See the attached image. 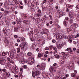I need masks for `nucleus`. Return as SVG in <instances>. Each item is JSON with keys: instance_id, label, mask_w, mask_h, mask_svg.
<instances>
[{"instance_id": "nucleus-1", "label": "nucleus", "mask_w": 79, "mask_h": 79, "mask_svg": "<svg viewBox=\"0 0 79 79\" xmlns=\"http://www.w3.org/2000/svg\"><path fill=\"white\" fill-rule=\"evenodd\" d=\"M25 44L24 45H23V44L20 45V47H21V49L27 50V47H28V45L27 43H25Z\"/></svg>"}, {"instance_id": "nucleus-2", "label": "nucleus", "mask_w": 79, "mask_h": 79, "mask_svg": "<svg viewBox=\"0 0 79 79\" xmlns=\"http://www.w3.org/2000/svg\"><path fill=\"white\" fill-rule=\"evenodd\" d=\"M76 15V14L75 13V11H72L69 13V16L70 18H74Z\"/></svg>"}, {"instance_id": "nucleus-3", "label": "nucleus", "mask_w": 79, "mask_h": 79, "mask_svg": "<svg viewBox=\"0 0 79 79\" xmlns=\"http://www.w3.org/2000/svg\"><path fill=\"white\" fill-rule=\"evenodd\" d=\"M75 28H71L70 27L69 28H67L66 29V31L68 33H70L72 31L73 32H75Z\"/></svg>"}, {"instance_id": "nucleus-4", "label": "nucleus", "mask_w": 79, "mask_h": 79, "mask_svg": "<svg viewBox=\"0 0 79 79\" xmlns=\"http://www.w3.org/2000/svg\"><path fill=\"white\" fill-rule=\"evenodd\" d=\"M40 74V72L39 71H36L33 72L32 73V76L33 77H35V76H38Z\"/></svg>"}, {"instance_id": "nucleus-5", "label": "nucleus", "mask_w": 79, "mask_h": 79, "mask_svg": "<svg viewBox=\"0 0 79 79\" xmlns=\"http://www.w3.org/2000/svg\"><path fill=\"white\" fill-rule=\"evenodd\" d=\"M66 57L64 56H62L61 58V60L62 61L61 62V64H64V62L66 61Z\"/></svg>"}, {"instance_id": "nucleus-6", "label": "nucleus", "mask_w": 79, "mask_h": 79, "mask_svg": "<svg viewBox=\"0 0 79 79\" xmlns=\"http://www.w3.org/2000/svg\"><path fill=\"white\" fill-rule=\"evenodd\" d=\"M56 37L58 39H60V40H63L64 38L63 36H61V35L60 34H57L56 35Z\"/></svg>"}, {"instance_id": "nucleus-7", "label": "nucleus", "mask_w": 79, "mask_h": 79, "mask_svg": "<svg viewBox=\"0 0 79 79\" xmlns=\"http://www.w3.org/2000/svg\"><path fill=\"white\" fill-rule=\"evenodd\" d=\"M6 60L5 59H0V64H4L5 63H6Z\"/></svg>"}, {"instance_id": "nucleus-8", "label": "nucleus", "mask_w": 79, "mask_h": 79, "mask_svg": "<svg viewBox=\"0 0 79 79\" xmlns=\"http://www.w3.org/2000/svg\"><path fill=\"white\" fill-rule=\"evenodd\" d=\"M28 64H29L30 65H32L34 63V59H31L30 60L28 61Z\"/></svg>"}, {"instance_id": "nucleus-9", "label": "nucleus", "mask_w": 79, "mask_h": 79, "mask_svg": "<svg viewBox=\"0 0 79 79\" xmlns=\"http://www.w3.org/2000/svg\"><path fill=\"white\" fill-rule=\"evenodd\" d=\"M50 71L51 73H55L56 72V71L55 70V69H54V68L53 67H51L50 68Z\"/></svg>"}, {"instance_id": "nucleus-10", "label": "nucleus", "mask_w": 79, "mask_h": 79, "mask_svg": "<svg viewBox=\"0 0 79 79\" xmlns=\"http://www.w3.org/2000/svg\"><path fill=\"white\" fill-rule=\"evenodd\" d=\"M43 77H46V78H48V77H49V76H48V75L47 74V73H43Z\"/></svg>"}, {"instance_id": "nucleus-11", "label": "nucleus", "mask_w": 79, "mask_h": 79, "mask_svg": "<svg viewBox=\"0 0 79 79\" xmlns=\"http://www.w3.org/2000/svg\"><path fill=\"white\" fill-rule=\"evenodd\" d=\"M57 48L58 49H61L63 47V45L61 44H57Z\"/></svg>"}, {"instance_id": "nucleus-12", "label": "nucleus", "mask_w": 79, "mask_h": 79, "mask_svg": "<svg viewBox=\"0 0 79 79\" xmlns=\"http://www.w3.org/2000/svg\"><path fill=\"white\" fill-rule=\"evenodd\" d=\"M14 2L16 5H19V0H15Z\"/></svg>"}, {"instance_id": "nucleus-13", "label": "nucleus", "mask_w": 79, "mask_h": 79, "mask_svg": "<svg viewBox=\"0 0 79 79\" xmlns=\"http://www.w3.org/2000/svg\"><path fill=\"white\" fill-rule=\"evenodd\" d=\"M72 26L75 28H77L78 27V25L77 23H73L72 25Z\"/></svg>"}, {"instance_id": "nucleus-14", "label": "nucleus", "mask_w": 79, "mask_h": 79, "mask_svg": "<svg viewBox=\"0 0 79 79\" xmlns=\"http://www.w3.org/2000/svg\"><path fill=\"white\" fill-rule=\"evenodd\" d=\"M4 74L5 76H6L7 77L10 76V73L8 72H5Z\"/></svg>"}, {"instance_id": "nucleus-15", "label": "nucleus", "mask_w": 79, "mask_h": 79, "mask_svg": "<svg viewBox=\"0 0 79 79\" xmlns=\"http://www.w3.org/2000/svg\"><path fill=\"white\" fill-rule=\"evenodd\" d=\"M67 7L68 8H72L74 6L73 5H71L69 4H67L66 5Z\"/></svg>"}, {"instance_id": "nucleus-16", "label": "nucleus", "mask_w": 79, "mask_h": 79, "mask_svg": "<svg viewBox=\"0 0 79 79\" xmlns=\"http://www.w3.org/2000/svg\"><path fill=\"white\" fill-rule=\"evenodd\" d=\"M59 13L60 15V16H63L64 15V13L62 11H60Z\"/></svg>"}, {"instance_id": "nucleus-17", "label": "nucleus", "mask_w": 79, "mask_h": 79, "mask_svg": "<svg viewBox=\"0 0 79 79\" xmlns=\"http://www.w3.org/2000/svg\"><path fill=\"white\" fill-rule=\"evenodd\" d=\"M67 38H65L66 39H68L69 40V42L70 43H71V42H72V40H70V38H69V36H67Z\"/></svg>"}, {"instance_id": "nucleus-18", "label": "nucleus", "mask_w": 79, "mask_h": 79, "mask_svg": "<svg viewBox=\"0 0 79 79\" xmlns=\"http://www.w3.org/2000/svg\"><path fill=\"white\" fill-rule=\"evenodd\" d=\"M13 71L14 73H17L18 71V70L16 69H14L13 70Z\"/></svg>"}, {"instance_id": "nucleus-19", "label": "nucleus", "mask_w": 79, "mask_h": 79, "mask_svg": "<svg viewBox=\"0 0 79 79\" xmlns=\"http://www.w3.org/2000/svg\"><path fill=\"white\" fill-rule=\"evenodd\" d=\"M45 68V67L42 66L41 65V66H40V69L41 70H44Z\"/></svg>"}, {"instance_id": "nucleus-20", "label": "nucleus", "mask_w": 79, "mask_h": 79, "mask_svg": "<svg viewBox=\"0 0 79 79\" xmlns=\"http://www.w3.org/2000/svg\"><path fill=\"white\" fill-rule=\"evenodd\" d=\"M38 56L40 57H42L43 56V54L42 53H38Z\"/></svg>"}, {"instance_id": "nucleus-21", "label": "nucleus", "mask_w": 79, "mask_h": 79, "mask_svg": "<svg viewBox=\"0 0 79 79\" xmlns=\"http://www.w3.org/2000/svg\"><path fill=\"white\" fill-rule=\"evenodd\" d=\"M20 50H21V48H17V52L18 53H19L20 52H21Z\"/></svg>"}, {"instance_id": "nucleus-22", "label": "nucleus", "mask_w": 79, "mask_h": 79, "mask_svg": "<svg viewBox=\"0 0 79 79\" xmlns=\"http://www.w3.org/2000/svg\"><path fill=\"white\" fill-rule=\"evenodd\" d=\"M20 39L22 41H26V39L24 37H21Z\"/></svg>"}, {"instance_id": "nucleus-23", "label": "nucleus", "mask_w": 79, "mask_h": 79, "mask_svg": "<svg viewBox=\"0 0 79 79\" xmlns=\"http://www.w3.org/2000/svg\"><path fill=\"white\" fill-rule=\"evenodd\" d=\"M3 32L4 33H6L8 32V29L5 28H3Z\"/></svg>"}, {"instance_id": "nucleus-24", "label": "nucleus", "mask_w": 79, "mask_h": 79, "mask_svg": "<svg viewBox=\"0 0 79 79\" xmlns=\"http://www.w3.org/2000/svg\"><path fill=\"white\" fill-rule=\"evenodd\" d=\"M61 53H62V55H64V56H67V55H68L67 53L62 52Z\"/></svg>"}, {"instance_id": "nucleus-25", "label": "nucleus", "mask_w": 79, "mask_h": 79, "mask_svg": "<svg viewBox=\"0 0 79 79\" xmlns=\"http://www.w3.org/2000/svg\"><path fill=\"white\" fill-rule=\"evenodd\" d=\"M23 23H25V24H28L29 22L28 20H26L24 21H23Z\"/></svg>"}, {"instance_id": "nucleus-26", "label": "nucleus", "mask_w": 79, "mask_h": 79, "mask_svg": "<svg viewBox=\"0 0 79 79\" xmlns=\"http://www.w3.org/2000/svg\"><path fill=\"white\" fill-rule=\"evenodd\" d=\"M73 43L75 45H76V44H77V46H78V44H79V41H77V42H76L75 41H73Z\"/></svg>"}, {"instance_id": "nucleus-27", "label": "nucleus", "mask_w": 79, "mask_h": 79, "mask_svg": "<svg viewBox=\"0 0 79 79\" xmlns=\"http://www.w3.org/2000/svg\"><path fill=\"white\" fill-rule=\"evenodd\" d=\"M7 55V53L5 52H3L2 53V56H5V55Z\"/></svg>"}, {"instance_id": "nucleus-28", "label": "nucleus", "mask_w": 79, "mask_h": 79, "mask_svg": "<svg viewBox=\"0 0 79 79\" xmlns=\"http://www.w3.org/2000/svg\"><path fill=\"white\" fill-rule=\"evenodd\" d=\"M22 63H26V60H25V59H22Z\"/></svg>"}, {"instance_id": "nucleus-29", "label": "nucleus", "mask_w": 79, "mask_h": 79, "mask_svg": "<svg viewBox=\"0 0 79 79\" xmlns=\"http://www.w3.org/2000/svg\"><path fill=\"white\" fill-rule=\"evenodd\" d=\"M21 19H19V20H18L17 21V24H19L21 23Z\"/></svg>"}, {"instance_id": "nucleus-30", "label": "nucleus", "mask_w": 79, "mask_h": 79, "mask_svg": "<svg viewBox=\"0 0 79 79\" xmlns=\"http://www.w3.org/2000/svg\"><path fill=\"white\" fill-rule=\"evenodd\" d=\"M44 31L45 32H49L48 30L46 29V28H44Z\"/></svg>"}, {"instance_id": "nucleus-31", "label": "nucleus", "mask_w": 79, "mask_h": 79, "mask_svg": "<svg viewBox=\"0 0 79 79\" xmlns=\"http://www.w3.org/2000/svg\"><path fill=\"white\" fill-rule=\"evenodd\" d=\"M32 53H31L30 52H29L27 53V55L28 56H31L32 55Z\"/></svg>"}, {"instance_id": "nucleus-32", "label": "nucleus", "mask_w": 79, "mask_h": 79, "mask_svg": "<svg viewBox=\"0 0 79 79\" xmlns=\"http://www.w3.org/2000/svg\"><path fill=\"white\" fill-rule=\"evenodd\" d=\"M69 53L71 54L70 56H72V55H73V50L70 51Z\"/></svg>"}, {"instance_id": "nucleus-33", "label": "nucleus", "mask_w": 79, "mask_h": 79, "mask_svg": "<svg viewBox=\"0 0 79 79\" xmlns=\"http://www.w3.org/2000/svg\"><path fill=\"white\" fill-rule=\"evenodd\" d=\"M18 28L17 27L15 28L14 29V31L15 32H18Z\"/></svg>"}, {"instance_id": "nucleus-34", "label": "nucleus", "mask_w": 79, "mask_h": 79, "mask_svg": "<svg viewBox=\"0 0 79 79\" xmlns=\"http://www.w3.org/2000/svg\"><path fill=\"white\" fill-rule=\"evenodd\" d=\"M41 66H44L45 67V66H46V64L45 63H42L41 64Z\"/></svg>"}, {"instance_id": "nucleus-35", "label": "nucleus", "mask_w": 79, "mask_h": 79, "mask_svg": "<svg viewBox=\"0 0 79 79\" xmlns=\"http://www.w3.org/2000/svg\"><path fill=\"white\" fill-rule=\"evenodd\" d=\"M50 5H52L53 3V0H50Z\"/></svg>"}, {"instance_id": "nucleus-36", "label": "nucleus", "mask_w": 79, "mask_h": 79, "mask_svg": "<svg viewBox=\"0 0 79 79\" xmlns=\"http://www.w3.org/2000/svg\"><path fill=\"white\" fill-rule=\"evenodd\" d=\"M55 57L56 58H59V57H60V56L58 55V54H56L55 56Z\"/></svg>"}, {"instance_id": "nucleus-37", "label": "nucleus", "mask_w": 79, "mask_h": 79, "mask_svg": "<svg viewBox=\"0 0 79 79\" xmlns=\"http://www.w3.org/2000/svg\"><path fill=\"white\" fill-rule=\"evenodd\" d=\"M66 11L67 12L69 13V9L68 8H66Z\"/></svg>"}, {"instance_id": "nucleus-38", "label": "nucleus", "mask_w": 79, "mask_h": 79, "mask_svg": "<svg viewBox=\"0 0 79 79\" xmlns=\"http://www.w3.org/2000/svg\"><path fill=\"white\" fill-rule=\"evenodd\" d=\"M64 24L65 25H67V24H68V23L67 22H66V21H64Z\"/></svg>"}, {"instance_id": "nucleus-39", "label": "nucleus", "mask_w": 79, "mask_h": 79, "mask_svg": "<svg viewBox=\"0 0 79 79\" xmlns=\"http://www.w3.org/2000/svg\"><path fill=\"white\" fill-rule=\"evenodd\" d=\"M69 21H70V24H71L73 23V19H70Z\"/></svg>"}, {"instance_id": "nucleus-40", "label": "nucleus", "mask_w": 79, "mask_h": 79, "mask_svg": "<svg viewBox=\"0 0 79 79\" xmlns=\"http://www.w3.org/2000/svg\"><path fill=\"white\" fill-rule=\"evenodd\" d=\"M71 50V48H68L66 50V51H69V50Z\"/></svg>"}, {"instance_id": "nucleus-41", "label": "nucleus", "mask_w": 79, "mask_h": 79, "mask_svg": "<svg viewBox=\"0 0 79 79\" xmlns=\"http://www.w3.org/2000/svg\"><path fill=\"white\" fill-rule=\"evenodd\" d=\"M75 75H76L75 74V73H73L72 74L71 76H72V77H74V76H75Z\"/></svg>"}, {"instance_id": "nucleus-42", "label": "nucleus", "mask_w": 79, "mask_h": 79, "mask_svg": "<svg viewBox=\"0 0 79 79\" xmlns=\"http://www.w3.org/2000/svg\"><path fill=\"white\" fill-rule=\"evenodd\" d=\"M7 60L9 62H10V61H11V59L9 57H7Z\"/></svg>"}, {"instance_id": "nucleus-43", "label": "nucleus", "mask_w": 79, "mask_h": 79, "mask_svg": "<svg viewBox=\"0 0 79 79\" xmlns=\"http://www.w3.org/2000/svg\"><path fill=\"white\" fill-rule=\"evenodd\" d=\"M38 12L40 14L42 12H41V10H40L39 9L38 10Z\"/></svg>"}, {"instance_id": "nucleus-44", "label": "nucleus", "mask_w": 79, "mask_h": 79, "mask_svg": "<svg viewBox=\"0 0 79 79\" xmlns=\"http://www.w3.org/2000/svg\"><path fill=\"white\" fill-rule=\"evenodd\" d=\"M2 71H3V72H6V69H2Z\"/></svg>"}, {"instance_id": "nucleus-45", "label": "nucleus", "mask_w": 79, "mask_h": 79, "mask_svg": "<svg viewBox=\"0 0 79 79\" xmlns=\"http://www.w3.org/2000/svg\"><path fill=\"white\" fill-rule=\"evenodd\" d=\"M52 42L55 44L56 42V41L55 40H52Z\"/></svg>"}, {"instance_id": "nucleus-46", "label": "nucleus", "mask_w": 79, "mask_h": 79, "mask_svg": "<svg viewBox=\"0 0 79 79\" xmlns=\"http://www.w3.org/2000/svg\"><path fill=\"white\" fill-rule=\"evenodd\" d=\"M79 36V34H77V35H76L75 37V38H77V37H78Z\"/></svg>"}, {"instance_id": "nucleus-47", "label": "nucleus", "mask_w": 79, "mask_h": 79, "mask_svg": "<svg viewBox=\"0 0 79 79\" xmlns=\"http://www.w3.org/2000/svg\"><path fill=\"white\" fill-rule=\"evenodd\" d=\"M53 50H54V51L57 50V48H56V47H53Z\"/></svg>"}, {"instance_id": "nucleus-48", "label": "nucleus", "mask_w": 79, "mask_h": 79, "mask_svg": "<svg viewBox=\"0 0 79 79\" xmlns=\"http://www.w3.org/2000/svg\"><path fill=\"white\" fill-rule=\"evenodd\" d=\"M10 62L11 63H12L13 64L14 63V61L13 60H10Z\"/></svg>"}, {"instance_id": "nucleus-49", "label": "nucleus", "mask_w": 79, "mask_h": 79, "mask_svg": "<svg viewBox=\"0 0 79 79\" xmlns=\"http://www.w3.org/2000/svg\"><path fill=\"white\" fill-rule=\"evenodd\" d=\"M18 75L19 76V77H21V76H22V73H20Z\"/></svg>"}, {"instance_id": "nucleus-50", "label": "nucleus", "mask_w": 79, "mask_h": 79, "mask_svg": "<svg viewBox=\"0 0 79 79\" xmlns=\"http://www.w3.org/2000/svg\"><path fill=\"white\" fill-rule=\"evenodd\" d=\"M23 68H24V69H26V68H27V65H24Z\"/></svg>"}, {"instance_id": "nucleus-51", "label": "nucleus", "mask_w": 79, "mask_h": 79, "mask_svg": "<svg viewBox=\"0 0 79 79\" xmlns=\"http://www.w3.org/2000/svg\"><path fill=\"white\" fill-rule=\"evenodd\" d=\"M76 8H77V9H79V5H77L76 6Z\"/></svg>"}, {"instance_id": "nucleus-52", "label": "nucleus", "mask_w": 79, "mask_h": 79, "mask_svg": "<svg viewBox=\"0 0 79 79\" xmlns=\"http://www.w3.org/2000/svg\"><path fill=\"white\" fill-rule=\"evenodd\" d=\"M44 49H45V50H49V48H48V47H46V48H45Z\"/></svg>"}, {"instance_id": "nucleus-53", "label": "nucleus", "mask_w": 79, "mask_h": 79, "mask_svg": "<svg viewBox=\"0 0 79 79\" xmlns=\"http://www.w3.org/2000/svg\"><path fill=\"white\" fill-rule=\"evenodd\" d=\"M53 45H51L50 46V48H51V50H52V48H53Z\"/></svg>"}, {"instance_id": "nucleus-54", "label": "nucleus", "mask_w": 79, "mask_h": 79, "mask_svg": "<svg viewBox=\"0 0 79 79\" xmlns=\"http://www.w3.org/2000/svg\"><path fill=\"white\" fill-rule=\"evenodd\" d=\"M57 53V50H55L54 51V54L55 53Z\"/></svg>"}, {"instance_id": "nucleus-55", "label": "nucleus", "mask_w": 79, "mask_h": 79, "mask_svg": "<svg viewBox=\"0 0 79 79\" xmlns=\"http://www.w3.org/2000/svg\"><path fill=\"white\" fill-rule=\"evenodd\" d=\"M56 64H57L56 63H55L53 64V66H56Z\"/></svg>"}, {"instance_id": "nucleus-56", "label": "nucleus", "mask_w": 79, "mask_h": 79, "mask_svg": "<svg viewBox=\"0 0 79 79\" xmlns=\"http://www.w3.org/2000/svg\"><path fill=\"white\" fill-rule=\"evenodd\" d=\"M65 20H66L67 21L69 19V18H68V17H65Z\"/></svg>"}, {"instance_id": "nucleus-57", "label": "nucleus", "mask_w": 79, "mask_h": 79, "mask_svg": "<svg viewBox=\"0 0 79 79\" xmlns=\"http://www.w3.org/2000/svg\"><path fill=\"white\" fill-rule=\"evenodd\" d=\"M38 27H41V24L40 23H39L38 26Z\"/></svg>"}, {"instance_id": "nucleus-58", "label": "nucleus", "mask_w": 79, "mask_h": 79, "mask_svg": "<svg viewBox=\"0 0 79 79\" xmlns=\"http://www.w3.org/2000/svg\"><path fill=\"white\" fill-rule=\"evenodd\" d=\"M20 71H23V69L22 68H21L20 69Z\"/></svg>"}, {"instance_id": "nucleus-59", "label": "nucleus", "mask_w": 79, "mask_h": 79, "mask_svg": "<svg viewBox=\"0 0 79 79\" xmlns=\"http://www.w3.org/2000/svg\"><path fill=\"white\" fill-rule=\"evenodd\" d=\"M23 6H21L20 7V9H23Z\"/></svg>"}, {"instance_id": "nucleus-60", "label": "nucleus", "mask_w": 79, "mask_h": 79, "mask_svg": "<svg viewBox=\"0 0 79 79\" xmlns=\"http://www.w3.org/2000/svg\"><path fill=\"white\" fill-rule=\"evenodd\" d=\"M61 77H59L57 76L56 77V79H60V78Z\"/></svg>"}, {"instance_id": "nucleus-61", "label": "nucleus", "mask_w": 79, "mask_h": 79, "mask_svg": "<svg viewBox=\"0 0 79 79\" xmlns=\"http://www.w3.org/2000/svg\"><path fill=\"white\" fill-rule=\"evenodd\" d=\"M1 11H4V9L3 8H2L1 9Z\"/></svg>"}, {"instance_id": "nucleus-62", "label": "nucleus", "mask_w": 79, "mask_h": 79, "mask_svg": "<svg viewBox=\"0 0 79 79\" xmlns=\"http://www.w3.org/2000/svg\"><path fill=\"white\" fill-rule=\"evenodd\" d=\"M77 53H79V49H77Z\"/></svg>"}, {"instance_id": "nucleus-63", "label": "nucleus", "mask_w": 79, "mask_h": 79, "mask_svg": "<svg viewBox=\"0 0 79 79\" xmlns=\"http://www.w3.org/2000/svg\"><path fill=\"white\" fill-rule=\"evenodd\" d=\"M14 37L15 38H18V35H14Z\"/></svg>"}, {"instance_id": "nucleus-64", "label": "nucleus", "mask_w": 79, "mask_h": 79, "mask_svg": "<svg viewBox=\"0 0 79 79\" xmlns=\"http://www.w3.org/2000/svg\"><path fill=\"white\" fill-rule=\"evenodd\" d=\"M60 79H66V77H64L62 78H61Z\"/></svg>"}]
</instances>
